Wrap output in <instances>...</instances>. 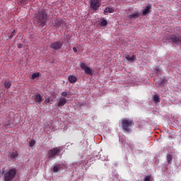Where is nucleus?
<instances>
[{"instance_id": "obj_1", "label": "nucleus", "mask_w": 181, "mask_h": 181, "mask_svg": "<svg viewBox=\"0 0 181 181\" xmlns=\"http://www.w3.org/2000/svg\"><path fill=\"white\" fill-rule=\"evenodd\" d=\"M36 20L41 26L46 25V21H47V13L44 8H41L36 14Z\"/></svg>"}, {"instance_id": "obj_2", "label": "nucleus", "mask_w": 181, "mask_h": 181, "mask_svg": "<svg viewBox=\"0 0 181 181\" xmlns=\"http://www.w3.org/2000/svg\"><path fill=\"white\" fill-rule=\"evenodd\" d=\"M122 128L125 132L131 131V127L134 125V121L129 119H123L121 122Z\"/></svg>"}, {"instance_id": "obj_3", "label": "nucleus", "mask_w": 181, "mask_h": 181, "mask_svg": "<svg viewBox=\"0 0 181 181\" xmlns=\"http://www.w3.org/2000/svg\"><path fill=\"white\" fill-rule=\"evenodd\" d=\"M15 176H16V169H9L4 173V181H12L15 178Z\"/></svg>"}, {"instance_id": "obj_4", "label": "nucleus", "mask_w": 181, "mask_h": 181, "mask_svg": "<svg viewBox=\"0 0 181 181\" xmlns=\"http://www.w3.org/2000/svg\"><path fill=\"white\" fill-rule=\"evenodd\" d=\"M59 153H60V147H54L48 151L47 158L56 159V156H59Z\"/></svg>"}, {"instance_id": "obj_5", "label": "nucleus", "mask_w": 181, "mask_h": 181, "mask_svg": "<svg viewBox=\"0 0 181 181\" xmlns=\"http://www.w3.org/2000/svg\"><path fill=\"white\" fill-rule=\"evenodd\" d=\"M168 42L170 43H175V45H181V36L180 35L173 34L168 36Z\"/></svg>"}, {"instance_id": "obj_6", "label": "nucleus", "mask_w": 181, "mask_h": 181, "mask_svg": "<svg viewBox=\"0 0 181 181\" xmlns=\"http://www.w3.org/2000/svg\"><path fill=\"white\" fill-rule=\"evenodd\" d=\"M90 8H92L93 11H97V9H98V8H100V6L101 5L100 4V0H90Z\"/></svg>"}, {"instance_id": "obj_7", "label": "nucleus", "mask_w": 181, "mask_h": 181, "mask_svg": "<svg viewBox=\"0 0 181 181\" xmlns=\"http://www.w3.org/2000/svg\"><path fill=\"white\" fill-rule=\"evenodd\" d=\"M62 46H63V43L60 41H56L51 44L50 48L52 49V50H59Z\"/></svg>"}, {"instance_id": "obj_8", "label": "nucleus", "mask_w": 181, "mask_h": 181, "mask_svg": "<svg viewBox=\"0 0 181 181\" xmlns=\"http://www.w3.org/2000/svg\"><path fill=\"white\" fill-rule=\"evenodd\" d=\"M66 21L64 20H55V21L53 23L54 26H55V28H60V26H62V25H64V23Z\"/></svg>"}, {"instance_id": "obj_9", "label": "nucleus", "mask_w": 181, "mask_h": 181, "mask_svg": "<svg viewBox=\"0 0 181 181\" xmlns=\"http://www.w3.org/2000/svg\"><path fill=\"white\" fill-rule=\"evenodd\" d=\"M34 101H35V103H42V101H43V97H42L40 93H36L34 95Z\"/></svg>"}, {"instance_id": "obj_10", "label": "nucleus", "mask_w": 181, "mask_h": 181, "mask_svg": "<svg viewBox=\"0 0 181 181\" xmlns=\"http://www.w3.org/2000/svg\"><path fill=\"white\" fill-rule=\"evenodd\" d=\"M152 8V6L149 5L147 6L143 11H142V15L143 16H145L151 12V9Z\"/></svg>"}, {"instance_id": "obj_11", "label": "nucleus", "mask_w": 181, "mask_h": 181, "mask_svg": "<svg viewBox=\"0 0 181 181\" xmlns=\"http://www.w3.org/2000/svg\"><path fill=\"white\" fill-rule=\"evenodd\" d=\"M65 104H67V99L61 98L58 102V107H63Z\"/></svg>"}, {"instance_id": "obj_12", "label": "nucleus", "mask_w": 181, "mask_h": 181, "mask_svg": "<svg viewBox=\"0 0 181 181\" xmlns=\"http://www.w3.org/2000/svg\"><path fill=\"white\" fill-rule=\"evenodd\" d=\"M60 169H62V165L60 164H56L55 165L52 167V170L54 173H57V172H59Z\"/></svg>"}, {"instance_id": "obj_13", "label": "nucleus", "mask_w": 181, "mask_h": 181, "mask_svg": "<svg viewBox=\"0 0 181 181\" xmlns=\"http://www.w3.org/2000/svg\"><path fill=\"white\" fill-rule=\"evenodd\" d=\"M68 80L69 83H71V84H74V83L77 81V77H76L74 75H69L68 77Z\"/></svg>"}, {"instance_id": "obj_14", "label": "nucleus", "mask_w": 181, "mask_h": 181, "mask_svg": "<svg viewBox=\"0 0 181 181\" xmlns=\"http://www.w3.org/2000/svg\"><path fill=\"white\" fill-rule=\"evenodd\" d=\"M166 158L167 163H168V165H172V162H173V156L171 154H167Z\"/></svg>"}, {"instance_id": "obj_15", "label": "nucleus", "mask_w": 181, "mask_h": 181, "mask_svg": "<svg viewBox=\"0 0 181 181\" xmlns=\"http://www.w3.org/2000/svg\"><path fill=\"white\" fill-rule=\"evenodd\" d=\"M126 59L129 62V63H132L135 62V55H127L126 56Z\"/></svg>"}, {"instance_id": "obj_16", "label": "nucleus", "mask_w": 181, "mask_h": 181, "mask_svg": "<svg viewBox=\"0 0 181 181\" xmlns=\"http://www.w3.org/2000/svg\"><path fill=\"white\" fill-rule=\"evenodd\" d=\"M107 13H114V8L111 7H107L105 10L104 11V14L107 15Z\"/></svg>"}, {"instance_id": "obj_17", "label": "nucleus", "mask_w": 181, "mask_h": 181, "mask_svg": "<svg viewBox=\"0 0 181 181\" xmlns=\"http://www.w3.org/2000/svg\"><path fill=\"white\" fill-rule=\"evenodd\" d=\"M84 71L86 74H90V76H93V70H91L90 67L87 66L85 69Z\"/></svg>"}, {"instance_id": "obj_18", "label": "nucleus", "mask_w": 181, "mask_h": 181, "mask_svg": "<svg viewBox=\"0 0 181 181\" xmlns=\"http://www.w3.org/2000/svg\"><path fill=\"white\" fill-rule=\"evenodd\" d=\"M18 151H14L11 154V159H15V158H18Z\"/></svg>"}, {"instance_id": "obj_19", "label": "nucleus", "mask_w": 181, "mask_h": 181, "mask_svg": "<svg viewBox=\"0 0 181 181\" xmlns=\"http://www.w3.org/2000/svg\"><path fill=\"white\" fill-rule=\"evenodd\" d=\"M153 100H154V103H156V104L158 103H160V98H159V96L158 95H154Z\"/></svg>"}, {"instance_id": "obj_20", "label": "nucleus", "mask_w": 181, "mask_h": 181, "mask_svg": "<svg viewBox=\"0 0 181 181\" xmlns=\"http://www.w3.org/2000/svg\"><path fill=\"white\" fill-rule=\"evenodd\" d=\"M11 86H12V84L11 83V82L9 81H4V87L5 88H10Z\"/></svg>"}, {"instance_id": "obj_21", "label": "nucleus", "mask_w": 181, "mask_h": 181, "mask_svg": "<svg viewBox=\"0 0 181 181\" xmlns=\"http://www.w3.org/2000/svg\"><path fill=\"white\" fill-rule=\"evenodd\" d=\"M39 76H40V73H39V72L34 73V74H33L31 78L33 80H35V78H37V77H39Z\"/></svg>"}, {"instance_id": "obj_22", "label": "nucleus", "mask_w": 181, "mask_h": 181, "mask_svg": "<svg viewBox=\"0 0 181 181\" xmlns=\"http://www.w3.org/2000/svg\"><path fill=\"white\" fill-rule=\"evenodd\" d=\"M108 25V22L105 19H103L100 23V26H107Z\"/></svg>"}, {"instance_id": "obj_23", "label": "nucleus", "mask_w": 181, "mask_h": 181, "mask_svg": "<svg viewBox=\"0 0 181 181\" xmlns=\"http://www.w3.org/2000/svg\"><path fill=\"white\" fill-rule=\"evenodd\" d=\"M80 67L82 70L87 69V66L86 65V63H84V62H82L80 64Z\"/></svg>"}, {"instance_id": "obj_24", "label": "nucleus", "mask_w": 181, "mask_h": 181, "mask_svg": "<svg viewBox=\"0 0 181 181\" xmlns=\"http://www.w3.org/2000/svg\"><path fill=\"white\" fill-rule=\"evenodd\" d=\"M129 19H136V13L129 15Z\"/></svg>"}, {"instance_id": "obj_25", "label": "nucleus", "mask_w": 181, "mask_h": 181, "mask_svg": "<svg viewBox=\"0 0 181 181\" xmlns=\"http://www.w3.org/2000/svg\"><path fill=\"white\" fill-rule=\"evenodd\" d=\"M53 100L49 98H47L45 99V104H52Z\"/></svg>"}, {"instance_id": "obj_26", "label": "nucleus", "mask_w": 181, "mask_h": 181, "mask_svg": "<svg viewBox=\"0 0 181 181\" xmlns=\"http://www.w3.org/2000/svg\"><path fill=\"white\" fill-rule=\"evenodd\" d=\"M166 79H160L159 81V84H160V86H165V83H166Z\"/></svg>"}, {"instance_id": "obj_27", "label": "nucleus", "mask_w": 181, "mask_h": 181, "mask_svg": "<svg viewBox=\"0 0 181 181\" xmlns=\"http://www.w3.org/2000/svg\"><path fill=\"white\" fill-rule=\"evenodd\" d=\"M15 33H16V31L15 30H13L11 32L10 36L8 37V39H12L13 37V36H15Z\"/></svg>"}, {"instance_id": "obj_28", "label": "nucleus", "mask_w": 181, "mask_h": 181, "mask_svg": "<svg viewBox=\"0 0 181 181\" xmlns=\"http://www.w3.org/2000/svg\"><path fill=\"white\" fill-rule=\"evenodd\" d=\"M35 144H36V141L32 140V141H30V143H29V146H30V147L32 148L33 146H35Z\"/></svg>"}, {"instance_id": "obj_29", "label": "nucleus", "mask_w": 181, "mask_h": 181, "mask_svg": "<svg viewBox=\"0 0 181 181\" xmlns=\"http://www.w3.org/2000/svg\"><path fill=\"white\" fill-rule=\"evenodd\" d=\"M144 181H151V177H149V176L145 177Z\"/></svg>"}, {"instance_id": "obj_30", "label": "nucleus", "mask_w": 181, "mask_h": 181, "mask_svg": "<svg viewBox=\"0 0 181 181\" xmlns=\"http://www.w3.org/2000/svg\"><path fill=\"white\" fill-rule=\"evenodd\" d=\"M62 97H67V92H62Z\"/></svg>"}, {"instance_id": "obj_31", "label": "nucleus", "mask_w": 181, "mask_h": 181, "mask_svg": "<svg viewBox=\"0 0 181 181\" xmlns=\"http://www.w3.org/2000/svg\"><path fill=\"white\" fill-rule=\"evenodd\" d=\"M18 49H22V44H18Z\"/></svg>"}, {"instance_id": "obj_32", "label": "nucleus", "mask_w": 181, "mask_h": 181, "mask_svg": "<svg viewBox=\"0 0 181 181\" xmlns=\"http://www.w3.org/2000/svg\"><path fill=\"white\" fill-rule=\"evenodd\" d=\"M73 51H74L75 53H77V48L74 47V48H73Z\"/></svg>"}, {"instance_id": "obj_33", "label": "nucleus", "mask_w": 181, "mask_h": 181, "mask_svg": "<svg viewBox=\"0 0 181 181\" xmlns=\"http://www.w3.org/2000/svg\"><path fill=\"white\" fill-rule=\"evenodd\" d=\"M21 4H23V0H21Z\"/></svg>"}, {"instance_id": "obj_34", "label": "nucleus", "mask_w": 181, "mask_h": 181, "mask_svg": "<svg viewBox=\"0 0 181 181\" xmlns=\"http://www.w3.org/2000/svg\"><path fill=\"white\" fill-rule=\"evenodd\" d=\"M6 125H9V122H8V124H6Z\"/></svg>"}, {"instance_id": "obj_35", "label": "nucleus", "mask_w": 181, "mask_h": 181, "mask_svg": "<svg viewBox=\"0 0 181 181\" xmlns=\"http://www.w3.org/2000/svg\"><path fill=\"white\" fill-rule=\"evenodd\" d=\"M141 127V125H139V128Z\"/></svg>"}]
</instances>
